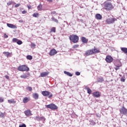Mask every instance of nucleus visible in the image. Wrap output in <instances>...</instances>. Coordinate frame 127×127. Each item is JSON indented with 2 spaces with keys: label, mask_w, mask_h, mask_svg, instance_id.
Segmentation results:
<instances>
[{
  "label": "nucleus",
  "mask_w": 127,
  "mask_h": 127,
  "mask_svg": "<svg viewBox=\"0 0 127 127\" xmlns=\"http://www.w3.org/2000/svg\"><path fill=\"white\" fill-rule=\"evenodd\" d=\"M94 53H100V50L96 49V47H94V49L86 51L85 55L86 56H90V55H92Z\"/></svg>",
  "instance_id": "obj_1"
},
{
  "label": "nucleus",
  "mask_w": 127,
  "mask_h": 127,
  "mask_svg": "<svg viewBox=\"0 0 127 127\" xmlns=\"http://www.w3.org/2000/svg\"><path fill=\"white\" fill-rule=\"evenodd\" d=\"M69 40L73 43H77L79 41V37L76 35H72L69 36Z\"/></svg>",
  "instance_id": "obj_2"
},
{
  "label": "nucleus",
  "mask_w": 127,
  "mask_h": 127,
  "mask_svg": "<svg viewBox=\"0 0 127 127\" xmlns=\"http://www.w3.org/2000/svg\"><path fill=\"white\" fill-rule=\"evenodd\" d=\"M18 71H21L22 72H23L24 71L28 72V71H29V67H27L25 65H22L18 67Z\"/></svg>",
  "instance_id": "obj_3"
},
{
  "label": "nucleus",
  "mask_w": 127,
  "mask_h": 127,
  "mask_svg": "<svg viewBox=\"0 0 127 127\" xmlns=\"http://www.w3.org/2000/svg\"><path fill=\"white\" fill-rule=\"evenodd\" d=\"M42 95H43V96H44V97H48V96H49L48 98L49 99H50V98H52V96H53L51 92L48 91H42Z\"/></svg>",
  "instance_id": "obj_4"
},
{
  "label": "nucleus",
  "mask_w": 127,
  "mask_h": 127,
  "mask_svg": "<svg viewBox=\"0 0 127 127\" xmlns=\"http://www.w3.org/2000/svg\"><path fill=\"white\" fill-rule=\"evenodd\" d=\"M104 8L106 10H111L113 9V5L111 3H106L105 4Z\"/></svg>",
  "instance_id": "obj_5"
},
{
  "label": "nucleus",
  "mask_w": 127,
  "mask_h": 127,
  "mask_svg": "<svg viewBox=\"0 0 127 127\" xmlns=\"http://www.w3.org/2000/svg\"><path fill=\"white\" fill-rule=\"evenodd\" d=\"M46 108L48 109H51V110H57L58 108L55 104H51L49 105H46Z\"/></svg>",
  "instance_id": "obj_6"
},
{
  "label": "nucleus",
  "mask_w": 127,
  "mask_h": 127,
  "mask_svg": "<svg viewBox=\"0 0 127 127\" xmlns=\"http://www.w3.org/2000/svg\"><path fill=\"white\" fill-rule=\"evenodd\" d=\"M117 19L116 18H109L106 20L107 23L108 24H111L115 23V21H116Z\"/></svg>",
  "instance_id": "obj_7"
},
{
  "label": "nucleus",
  "mask_w": 127,
  "mask_h": 127,
  "mask_svg": "<svg viewBox=\"0 0 127 127\" xmlns=\"http://www.w3.org/2000/svg\"><path fill=\"white\" fill-rule=\"evenodd\" d=\"M120 112L121 114V115H124V116H127V109L123 107L120 110Z\"/></svg>",
  "instance_id": "obj_8"
},
{
  "label": "nucleus",
  "mask_w": 127,
  "mask_h": 127,
  "mask_svg": "<svg viewBox=\"0 0 127 127\" xmlns=\"http://www.w3.org/2000/svg\"><path fill=\"white\" fill-rule=\"evenodd\" d=\"M106 62H107V63H111V62H113V57H112L110 56H107L106 58L105 59Z\"/></svg>",
  "instance_id": "obj_9"
},
{
  "label": "nucleus",
  "mask_w": 127,
  "mask_h": 127,
  "mask_svg": "<svg viewBox=\"0 0 127 127\" xmlns=\"http://www.w3.org/2000/svg\"><path fill=\"white\" fill-rule=\"evenodd\" d=\"M24 114H25L26 117H28L29 116H32V113H31V111L30 110L28 109L24 112Z\"/></svg>",
  "instance_id": "obj_10"
},
{
  "label": "nucleus",
  "mask_w": 127,
  "mask_h": 127,
  "mask_svg": "<svg viewBox=\"0 0 127 127\" xmlns=\"http://www.w3.org/2000/svg\"><path fill=\"white\" fill-rule=\"evenodd\" d=\"M7 26L9 27V28H12V29H16V28H17V27L16 25L10 23H7Z\"/></svg>",
  "instance_id": "obj_11"
},
{
  "label": "nucleus",
  "mask_w": 127,
  "mask_h": 127,
  "mask_svg": "<svg viewBox=\"0 0 127 127\" xmlns=\"http://www.w3.org/2000/svg\"><path fill=\"white\" fill-rule=\"evenodd\" d=\"M56 54H57V51L54 49L51 50L49 53L50 56H53V55H55Z\"/></svg>",
  "instance_id": "obj_12"
},
{
  "label": "nucleus",
  "mask_w": 127,
  "mask_h": 127,
  "mask_svg": "<svg viewBox=\"0 0 127 127\" xmlns=\"http://www.w3.org/2000/svg\"><path fill=\"white\" fill-rule=\"evenodd\" d=\"M93 95L95 98H100L101 97V93L99 91H96L93 93Z\"/></svg>",
  "instance_id": "obj_13"
},
{
  "label": "nucleus",
  "mask_w": 127,
  "mask_h": 127,
  "mask_svg": "<svg viewBox=\"0 0 127 127\" xmlns=\"http://www.w3.org/2000/svg\"><path fill=\"white\" fill-rule=\"evenodd\" d=\"M49 74V72L44 71V72L41 73L40 76H41V77H46V76H48Z\"/></svg>",
  "instance_id": "obj_14"
},
{
  "label": "nucleus",
  "mask_w": 127,
  "mask_h": 127,
  "mask_svg": "<svg viewBox=\"0 0 127 127\" xmlns=\"http://www.w3.org/2000/svg\"><path fill=\"white\" fill-rule=\"evenodd\" d=\"M29 75V73H24L23 75H21L20 76V78H21L22 79H26V78H27V77H28Z\"/></svg>",
  "instance_id": "obj_15"
},
{
  "label": "nucleus",
  "mask_w": 127,
  "mask_h": 127,
  "mask_svg": "<svg viewBox=\"0 0 127 127\" xmlns=\"http://www.w3.org/2000/svg\"><path fill=\"white\" fill-rule=\"evenodd\" d=\"M81 41L83 43H88V40L84 37H81Z\"/></svg>",
  "instance_id": "obj_16"
},
{
  "label": "nucleus",
  "mask_w": 127,
  "mask_h": 127,
  "mask_svg": "<svg viewBox=\"0 0 127 127\" xmlns=\"http://www.w3.org/2000/svg\"><path fill=\"white\" fill-rule=\"evenodd\" d=\"M8 103L9 104H13L14 105V104H16V101L14 99H10L8 100Z\"/></svg>",
  "instance_id": "obj_17"
},
{
  "label": "nucleus",
  "mask_w": 127,
  "mask_h": 127,
  "mask_svg": "<svg viewBox=\"0 0 127 127\" xmlns=\"http://www.w3.org/2000/svg\"><path fill=\"white\" fill-rule=\"evenodd\" d=\"M39 97V95H38V93H33V97L35 100H38V98Z\"/></svg>",
  "instance_id": "obj_18"
},
{
  "label": "nucleus",
  "mask_w": 127,
  "mask_h": 127,
  "mask_svg": "<svg viewBox=\"0 0 127 127\" xmlns=\"http://www.w3.org/2000/svg\"><path fill=\"white\" fill-rule=\"evenodd\" d=\"M95 18L98 20H101L102 19V16L100 14H96L95 15Z\"/></svg>",
  "instance_id": "obj_19"
},
{
  "label": "nucleus",
  "mask_w": 127,
  "mask_h": 127,
  "mask_svg": "<svg viewBox=\"0 0 127 127\" xmlns=\"http://www.w3.org/2000/svg\"><path fill=\"white\" fill-rule=\"evenodd\" d=\"M64 74H65V75L69 76V77H72V76H73V74H72L68 71H64Z\"/></svg>",
  "instance_id": "obj_20"
},
{
  "label": "nucleus",
  "mask_w": 127,
  "mask_h": 127,
  "mask_svg": "<svg viewBox=\"0 0 127 127\" xmlns=\"http://www.w3.org/2000/svg\"><path fill=\"white\" fill-rule=\"evenodd\" d=\"M3 54H4L5 55V56H6V57H9V56H10V55H11L10 53H9L8 52H4L3 53Z\"/></svg>",
  "instance_id": "obj_21"
},
{
  "label": "nucleus",
  "mask_w": 127,
  "mask_h": 127,
  "mask_svg": "<svg viewBox=\"0 0 127 127\" xmlns=\"http://www.w3.org/2000/svg\"><path fill=\"white\" fill-rule=\"evenodd\" d=\"M85 89L87 90L88 94H91V93H92V90L90 88L88 87L87 86L85 87Z\"/></svg>",
  "instance_id": "obj_22"
},
{
  "label": "nucleus",
  "mask_w": 127,
  "mask_h": 127,
  "mask_svg": "<svg viewBox=\"0 0 127 127\" xmlns=\"http://www.w3.org/2000/svg\"><path fill=\"white\" fill-rule=\"evenodd\" d=\"M121 66H122V65L121 64H115V66H114V69H115V70H119V69H120V67H121Z\"/></svg>",
  "instance_id": "obj_23"
},
{
  "label": "nucleus",
  "mask_w": 127,
  "mask_h": 127,
  "mask_svg": "<svg viewBox=\"0 0 127 127\" xmlns=\"http://www.w3.org/2000/svg\"><path fill=\"white\" fill-rule=\"evenodd\" d=\"M103 81H104V79L103 78V77H98L97 78V82H98V83H102Z\"/></svg>",
  "instance_id": "obj_24"
},
{
  "label": "nucleus",
  "mask_w": 127,
  "mask_h": 127,
  "mask_svg": "<svg viewBox=\"0 0 127 127\" xmlns=\"http://www.w3.org/2000/svg\"><path fill=\"white\" fill-rule=\"evenodd\" d=\"M28 101H29L28 98L25 97L23 99V103H24V104H26V103H27Z\"/></svg>",
  "instance_id": "obj_25"
},
{
  "label": "nucleus",
  "mask_w": 127,
  "mask_h": 127,
  "mask_svg": "<svg viewBox=\"0 0 127 127\" xmlns=\"http://www.w3.org/2000/svg\"><path fill=\"white\" fill-rule=\"evenodd\" d=\"M37 9L39 10V11H41V10H42V4H40L37 7Z\"/></svg>",
  "instance_id": "obj_26"
},
{
  "label": "nucleus",
  "mask_w": 127,
  "mask_h": 127,
  "mask_svg": "<svg viewBox=\"0 0 127 127\" xmlns=\"http://www.w3.org/2000/svg\"><path fill=\"white\" fill-rule=\"evenodd\" d=\"M121 49L124 53H127V48H121Z\"/></svg>",
  "instance_id": "obj_27"
},
{
  "label": "nucleus",
  "mask_w": 127,
  "mask_h": 127,
  "mask_svg": "<svg viewBox=\"0 0 127 127\" xmlns=\"http://www.w3.org/2000/svg\"><path fill=\"white\" fill-rule=\"evenodd\" d=\"M51 19L53 21L56 22V23H58V20H57L56 18H55L54 17H52Z\"/></svg>",
  "instance_id": "obj_28"
},
{
  "label": "nucleus",
  "mask_w": 127,
  "mask_h": 127,
  "mask_svg": "<svg viewBox=\"0 0 127 127\" xmlns=\"http://www.w3.org/2000/svg\"><path fill=\"white\" fill-rule=\"evenodd\" d=\"M26 58L28 60H32V56L31 55L27 56Z\"/></svg>",
  "instance_id": "obj_29"
},
{
  "label": "nucleus",
  "mask_w": 127,
  "mask_h": 127,
  "mask_svg": "<svg viewBox=\"0 0 127 127\" xmlns=\"http://www.w3.org/2000/svg\"><path fill=\"white\" fill-rule=\"evenodd\" d=\"M33 17H38V16H39V14H38V13H34L33 14Z\"/></svg>",
  "instance_id": "obj_30"
},
{
  "label": "nucleus",
  "mask_w": 127,
  "mask_h": 127,
  "mask_svg": "<svg viewBox=\"0 0 127 127\" xmlns=\"http://www.w3.org/2000/svg\"><path fill=\"white\" fill-rule=\"evenodd\" d=\"M17 44H18V45H21V44H22V41L20 40H18L17 41Z\"/></svg>",
  "instance_id": "obj_31"
},
{
  "label": "nucleus",
  "mask_w": 127,
  "mask_h": 127,
  "mask_svg": "<svg viewBox=\"0 0 127 127\" xmlns=\"http://www.w3.org/2000/svg\"><path fill=\"white\" fill-rule=\"evenodd\" d=\"M36 47V45L33 43H31V47L32 48H35V47Z\"/></svg>",
  "instance_id": "obj_32"
},
{
  "label": "nucleus",
  "mask_w": 127,
  "mask_h": 127,
  "mask_svg": "<svg viewBox=\"0 0 127 127\" xmlns=\"http://www.w3.org/2000/svg\"><path fill=\"white\" fill-rule=\"evenodd\" d=\"M39 116H35L34 117H33V119H35L36 121H39V119H40Z\"/></svg>",
  "instance_id": "obj_33"
},
{
  "label": "nucleus",
  "mask_w": 127,
  "mask_h": 127,
  "mask_svg": "<svg viewBox=\"0 0 127 127\" xmlns=\"http://www.w3.org/2000/svg\"><path fill=\"white\" fill-rule=\"evenodd\" d=\"M18 40V39H17L15 38H14L12 39V42H13L14 43H15V42L17 43Z\"/></svg>",
  "instance_id": "obj_34"
},
{
  "label": "nucleus",
  "mask_w": 127,
  "mask_h": 127,
  "mask_svg": "<svg viewBox=\"0 0 127 127\" xmlns=\"http://www.w3.org/2000/svg\"><path fill=\"white\" fill-rule=\"evenodd\" d=\"M45 120H46V119H45V118H44V117H40V118H39V121H45Z\"/></svg>",
  "instance_id": "obj_35"
},
{
  "label": "nucleus",
  "mask_w": 127,
  "mask_h": 127,
  "mask_svg": "<svg viewBox=\"0 0 127 127\" xmlns=\"http://www.w3.org/2000/svg\"><path fill=\"white\" fill-rule=\"evenodd\" d=\"M0 118H4V113L0 112Z\"/></svg>",
  "instance_id": "obj_36"
},
{
  "label": "nucleus",
  "mask_w": 127,
  "mask_h": 127,
  "mask_svg": "<svg viewBox=\"0 0 127 127\" xmlns=\"http://www.w3.org/2000/svg\"><path fill=\"white\" fill-rule=\"evenodd\" d=\"M51 31H53V32H56V28L52 27L51 28Z\"/></svg>",
  "instance_id": "obj_37"
},
{
  "label": "nucleus",
  "mask_w": 127,
  "mask_h": 127,
  "mask_svg": "<svg viewBox=\"0 0 127 127\" xmlns=\"http://www.w3.org/2000/svg\"><path fill=\"white\" fill-rule=\"evenodd\" d=\"M27 89L30 92H31L32 91V87L29 86L27 88Z\"/></svg>",
  "instance_id": "obj_38"
},
{
  "label": "nucleus",
  "mask_w": 127,
  "mask_h": 127,
  "mask_svg": "<svg viewBox=\"0 0 127 127\" xmlns=\"http://www.w3.org/2000/svg\"><path fill=\"white\" fill-rule=\"evenodd\" d=\"M75 75H76V76H80V75H81V73L79 71H76Z\"/></svg>",
  "instance_id": "obj_39"
},
{
  "label": "nucleus",
  "mask_w": 127,
  "mask_h": 127,
  "mask_svg": "<svg viewBox=\"0 0 127 127\" xmlns=\"http://www.w3.org/2000/svg\"><path fill=\"white\" fill-rule=\"evenodd\" d=\"M78 47H79V45H75L73 46L74 49H76V48H78Z\"/></svg>",
  "instance_id": "obj_40"
},
{
  "label": "nucleus",
  "mask_w": 127,
  "mask_h": 127,
  "mask_svg": "<svg viewBox=\"0 0 127 127\" xmlns=\"http://www.w3.org/2000/svg\"><path fill=\"white\" fill-rule=\"evenodd\" d=\"M19 127H26V125L24 124H23L21 125H19Z\"/></svg>",
  "instance_id": "obj_41"
},
{
  "label": "nucleus",
  "mask_w": 127,
  "mask_h": 127,
  "mask_svg": "<svg viewBox=\"0 0 127 127\" xmlns=\"http://www.w3.org/2000/svg\"><path fill=\"white\" fill-rule=\"evenodd\" d=\"M4 101L3 98L0 97V103H2Z\"/></svg>",
  "instance_id": "obj_42"
},
{
  "label": "nucleus",
  "mask_w": 127,
  "mask_h": 127,
  "mask_svg": "<svg viewBox=\"0 0 127 127\" xmlns=\"http://www.w3.org/2000/svg\"><path fill=\"white\" fill-rule=\"evenodd\" d=\"M12 4V2L10 1L7 3V5H8V6L11 5Z\"/></svg>",
  "instance_id": "obj_43"
},
{
  "label": "nucleus",
  "mask_w": 127,
  "mask_h": 127,
  "mask_svg": "<svg viewBox=\"0 0 127 127\" xmlns=\"http://www.w3.org/2000/svg\"><path fill=\"white\" fill-rule=\"evenodd\" d=\"M121 81L122 82H125V81H126V79H125V78H124L123 77H122V78H121Z\"/></svg>",
  "instance_id": "obj_44"
},
{
  "label": "nucleus",
  "mask_w": 127,
  "mask_h": 127,
  "mask_svg": "<svg viewBox=\"0 0 127 127\" xmlns=\"http://www.w3.org/2000/svg\"><path fill=\"white\" fill-rule=\"evenodd\" d=\"M20 5V3H17V4H16L15 5V7H18V6H19Z\"/></svg>",
  "instance_id": "obj_45"
},
{
  "label": "nucleus",
  "mask_w": 127,
  "mask_h": 127,
  "mask_svg": "<svg viewBox=\"0 0 127 127\" xmlns=\"http://www.w3.org/2000/svg\"><path fill=\"white\" fill-rule=\"evenodd\" d=\"M51 13L53 15H54V14H56V11H52L51 12Z\"/></svg>",
  "instance_id": "obj_46"
},
{
  "label": "nucleus",
  "mask_w": 127,
  "mask_h": 127,
  "mask_svg": "<svg viewBox=\"0 0 127 127\" xmlns=\"http://www.w3.org/2000/svg\"><path fill=\"white\" fill-rule=\"evenodd\" d=\"M26 10H23L22 12V13L23 14H26Z\"/></svg>",
  "instance_id": "obj_47"
},
{
  "label": "nucleus",
  "mask_w": 127,
  "mask_h": 127,
  "mask_svg": "<svg viewBox=\"0 0 127 127\" xmlns=\"http://www.w3.org/2000/svg\"><path fill=\"white\" fill-rule=\"evenodd\" d=\"M5 78L6 79H7V80H8L9 79V76H8V75H5Z\"/></svg>",
  "instance_id": "obj_48"
},
{
  "label": "nucleus",
  "mask_w": 127,
  "mask_h": 127,
  "mask_svg": "<svg viewBox=\"0 0 127 127\" xmlns=\"http://www.w3.org/2000/svg\"><path fill=\"white\" fill-rule=\"evenodd\" d=\"M4 37L5 38H7V37H8V36L7 35H6V34H4Z\"/></svg>",
  "instance_id": "obj_49"
},
{
  "label": "nucleus",
  "mask_w": 127,
  "mask_h": 127,
  "mask_svg": "<svg viewBox=\"0 0 127 127\" xmlns=\"http://www.w3.org/2000/svg\"><path fill=\"white\" fill-rule=\"evenodd\" d=\"M31 7H32L31 6H28V8L29 9H31Z\"/></svg>",
  "instance_id": "obj_50"
},
{
  "label": "nucleus",
  "mask_w": 127,
  "mask_h": 127,
  "mask_svg": "<svg viewBox=\"0 0 127 127\" xmlns=\"http://www.w3.org/2000/svg\"><path fill=\"white\" fill-rule=\"evenodd\" d=\"M49 2H52V0H47Z\"/></svg>",
  "instance_id": "obj_51"
},
{
  "label": "nucleus",
  "mask_w": 127,
  "mask_h": 127,
  "mask_svg": "<svg viewBox=\"0 0 127 127\" xmlns=\"http://www.w3.org/2000/svg\"><path fill=\"white\" fill-rule=\"evenodd\" d=\"M108 0V1H111V0Z\"/></svg>",
  "instance_id": "obj_52"
}]
</instances>
